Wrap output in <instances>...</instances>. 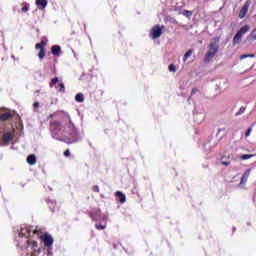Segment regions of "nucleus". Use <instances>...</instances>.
<instances>
[{"label": "nucleus", "mask_w": 256, "mask_h": 256, "mask_svg": "<svg viewBox=\"0 0 256 256\" xmlns=\"http://www.w3.org/2000/svg\"><path fill=\"white\" fill-rule=\"evenodd\" d=\"M56 87H58V93H65V84L63 82H59Z\"/></svg>", "instance_id": "6ab92c4d"}, {"label": "nucleus", "mask_w": 256, "mask_h": 256, "mask_svg": "<svg viewBox=\"0 0 256 256\" xmlns=\"http://www.w3.org/2000/svg\"><path fill=\"white\" fill-rule=\"evenodd\" d=\"M249 175H251V168L245 170V172L243 173L242 177H244L245 179H249Z\"/></svg>", "instance_id": "4be33fe9"}, {"label": "nucleus", "mask_w": 256, "mask_h": 256, "mask_svg": "<svg viewBox=\"0 0 256 256\" xmlns=\"http://www.w3.org/2000/svg\"><path fill=\"white\" fill-rule=\"evenodd\" d=\"M11 117H13V115H11V112L2 113L0 114V121H9Z\"/></svg>", "instance_id": "4468645a"}, {"label": "nucleus", "mask_w": 256, "mask_h": 256, "mask_svg": "<svg viewBox=\"0 0 256 256\" xmlns=\"http://www.w3.org/2000/svg\"><path fill=\"white\" fill-rule=\"evenodd\" d=\"M251 30V26H249L248 24L242 26L237 33L235 34L234 38H233V45H239L243 39V35H245V33H249V31Z\"/></svg>", "instance_id": "f03ea898"}, {"label": "nucleus", "mask_w": 256, "mask_h": 256, "mask_svg": "<svg viewBox=\"0 0 256 256\" xmlns=\"http://www.w3.org/2000/svg\"><path fill=\"white\" fill-rule=\"evenodd\" d=\"M75 99H76L77 103H83L85 101V97L83 96V93H78L75 96Z\"/></svg>", "instance_id": "f3484780"}, {"label": "nucleus", "mask_w": 256, "mask_h": 256, "mask_svg": "<svg viewBox=\"0 0 256 256\" xmlns=\"http://www.w3.org/2000/svg\"><path fill=\"white\" fill-rule=\"evenodd\" d=\"M53 117H54V114H50V115L48 116V119H53Z\"/></svg>", "instance_id": "e433bc0d"}, {"label": "nucleus", "mask_w": 256, "mask_h": 256, "mask_svg": "<svg viewBox=\"0 0 256 256\" xmlns=\"http://www.w3.org/2000/svg\"><path fill=\"white\" fill-rule=\"evenodd\" d=\"M191 55H193V49H189L183 57V61H187V59H189V57H191Z\"/></svg>", "instance_id": "aec40b11"}, {"label": "nucleus", "mask_w": 256, "mask_h": 256, "mask_svg": "<svg viewBox=\"0 0 256 256\" xmlns=\"http://www.w3.org/2000/svg\"><path fill=\"white\" fill-rule=\"evenodd\" d=\"M163 27L164 26H160V25H155L152 27L150 32L152 39H159V37L163 35Z\"/></svg>", "instance_id": "39448f33"}, {"label": "nucleus", "mask_w": 256, "mask_h": 256, "mask_svg": "<svg viewBox=\"0 0 256 256\" xmlns=\"http://www.w3.org/2000/svg\"><path fill=\"white\" fill-rule=\"evenodd\" d=\"M249 7H251V0L246 1L240 9L238 14L239 19H244L247 13H249Z\"/></svg>", "instance_id": "6e6552de"}, {"label": "nucleus", "mask_w": 256, "mask_h": 256, "mask_svg": "<svg viewBox=\"0 0 256 256\" xmlns=\"http://www.w3.org/2000/svg\"><path fill=\"white\" fill-rule=\"evenodd\" d=\"M115 195L116 197H118L120 203H125V201H127V198L125 197V194H123V192L117 191Z\"/></svg>", "instance_id": "dca6fc26"}, {"label": "nucleus", "mask_w": 256, "mask_h": 256, "mask_svg": "<svg viewBox=\"0 0 256 256\" xmlns=\"http://www.w3.org/2000/svg\"><path fill=\"white\" fill-rule=\"evenodd\" d=\"M40 233L41 229H38L37 227L25 226L24 228H21L19 235L20 237H32V235H40Z\"/></svg>", "instance_id": "7ed1b4c3"}, {"label": "nucleus", "mask_w": 256, "mask_h": 256, "mask_svg": "<svg viewBox=\"0 0 256 256\" xmlns=\"http://www.w3.org/2000/svg\"><path fill=\"white\" fill-rule=\"evenodd\" d=\"M57 83H59V78H57V77L53 78L49 84L50 89H53V87H55V85H57Z\"/></svg>", "instance_id": "412c9836"}, {"label": "nucleus", "mask_w": 256, "mask_h": 256, "mask_svg": "<svg viewBox=\"0 0 256 256\" xmlns=\"http://www.w3.org/2000/svg\"><path fill=\"white\" fill-rule=\"evenodd\" d=\"M51 53L55 57H59V55H61V46H59V45L52 46L51 47Z\"/></svg>", "instance_id": "9b49d317"}, {"label": "nucleus", "mask_w": 256, "mask_h": 256, "mask_svg": "<svg viewBox=\"0 0 256 256\" xmlns=\"http://www.w3.org/2000/svg\"><path fill=\"white\" fill-rule=\"evenodd\" d=\"M183 15H185V17H192L193 12L189 11V10H184L183 11Z\"/></svg>", "instance_id": "393cba45"}, {"label": "nucleus", "mask_w": 256, "mask_h": 256, "mask_svg": "<svg viewBox=\"0 0 256 256\" xmlns=\"http://www.w3.org/2000/svg\"><path fill=\"white\" fill-rule=\"evenodd\" d=\"M253 157H255L254 154H243L239 156V159H241L242 161H247V159H251Z\"/></svg>", "instance_id": "a211bd4d"}, {"label": "nucleus", "mask_w": 256, "mask_h": 256, "mask_svg": "<svg viewBox=\"0 0 256 256\" xmlns=\"http://www.w3.org/2000/svg\"><path fill=\"white\" fill-rule=\"evenodd\" d=\"M243 113H245V107H241L240 109H239V111L238 112H236V117H238V115H243Z\"/></svg>", "instance_id": "a878e982"}, {"label": "nucleus", "mask_w": 256, "mask_h": 256, "mask_svg": "<svg viewBox=\"0 0 256 256\" xmlns=\"http://www.w3.org/2000/svg\"><path fill=\"white\" fill-rule=\"evenodd\" d=\"M36 5L41 11H43V9L47 7V0H36Z\"/></svg>", "instance_id": "ddd939ff"}, {"label": "nucleus", "mask_w": 256, "mask_h": 256, "mask_svg": "<svg viewBox=\"0 0 256 256\" xmlns=\"http://www.w3.org/2000/svg\"><path fill=\"white\" fill-rule=\"evenodd\" d=\"M36 93H39V90H37Z\"/></svg>", "instance_id": "ea45409f"}, {"label": "nucleus", "mask_w": 256, "mask_h": 256, "mask_svg": "<svg viewBox=\"0 0 256 256\" xmlns=\"http://www.w3.org/2000/svg\"><path fill=\"white\" fill-rule=\"evenodd\" d=\"M92 191H94V193H99V186H93Z\"/></svg>", "instance_id": "72a5a7b5"}, {"label": "nucleus", "mask_w": 256, "mask_h": 256, "mask_svg": "<svg viewBox=\"0 0 256 256\" xmlns=\"http://www.w3.org/2000/svg\"><path fill=\"white\" fill-rule=\"evenodd\" d=\"M64 157H71V151H69V149H67V150L64 152Z\"/></svg>", "instance_id": "2f4dec72"}, {"label": "nucleus", "mask_w": 256, "mask_h": 256, "mask_svg": "<svg viewBox=\"0 0 256 256\" xmlns=\"http://www.w3.org/2000/svg\"><path fill=\"white\" fill-rule=\"evenodd\" d=\"M46 46H47V43L43 40L40 43H37L35 45V49L37 51H40L38 54L39 59H45V47Z\"/></svg>", "instance_id": "423d86ee"}, {"label": "nucleus", "mask_w": 256, "mask_h": 256, "mask_svg": "<svg viewBox=\"0 0 256 256\" xmlns=\"http://www.w3.org/2000/svg\"><path fill=\"white\" fill-rule=\"evenodd\" d=\"M33 107H34V109L39 108V102H34Z\"/></svg>", "instance_id": "c9c22d12"}, {"label": "nucleus", "mask_w": 256, "mask_h": 256, "mask_svg": "<svg viewBox=\"0 0 256 256\" xmlns=\"http://www.w3.org/2000/svg\"><path fill=\"white\" fill-rule=\"evenodd\" d=\"M89 217L92 218V221H107V216H101V209H95L88 213Z\"/></svg>", "instance_id": "20e7f679"}, {"label": "nucleus", "mask_w": 256, "mask_h": 256, "mask_svg": "<svg viewBox=\"0 0 256 256\" xmlns=\"http://www.w3.org/2000/svg\"><path fill=\"white\" fill-rule=\"evenodd\" d=\"M40 239L42 243H44L45 247H51L53 245V236H51L49 233L42 234Z\"/></svg>", "instance_id": "0eeeda50"}, {"label": "nucleus", "mask_w": 256, "mask_h": 256, "mask_svg": "<svg viewBox=\"0 0 256 256\" xmlns=\"http://www.w3.org/2000/svg\"><path fill=\"white\" fill-rule=\"evenodd\" d=\"M13 137H15V129H12V131L4 132L2 135V141L5 143V145H9Z\"/></svg>", "instance_id": "1a4fd4ad"}, {"label": "nucleus", "mask_w": 256, "mask_h": 256, "mask_svg": "<svg viewBox=\"0 0 256 256\" xmlns=\"http://www.w3.org/2000/svg\"><path fill=\"white\" fill-rule=\"evenodd\" d=\"M251 131H253V128L252 127L248 128L245 132V137H249V135H251Z\"/></svg>", "instance_id": "c85d7f7f"}, {"label": "nucleus", "mask_w": 256, "mask_h": 256, "mask_svg": "<svg viewBox=\"0 0 256 256\" xmlns=\"http://www.w3.org/2000/svg\"><path fill=\"white\" fill-rule=\"evenodd\" d=\"M106 227H107V226L101 225V224H96V225H95V228L98 229V231H101V230L105 229Z\"/></svg>", "instance_id": "cd10ccee"}, {"label": "nucleus", "mask_w": 256, "mask_h": 256, "mask_svg": "<svg viewBox=\"0 0 256 256\" xmlns=\"http://www.w3.org/2000/svg\"><path fill=\"white\" fill-rule=\"evenodd\" d=\"M68 120H69V122L71 123V116H69V115H68Z\"/></svg>", "instance_id": "58836bf2"}, {"label": "nucleus", "mask_w": 256, "mask_h": 256, "mask_svg": "<svg viewBox=\"0 0 256 256\" xmlns=\"http://www.w3.org/2000/svg\"><path fill=\"white\" fill-rule=\"evenodd\" d=\"M250 37L253 41H256V28L250 33Z\"/></svg>", "instance_id": "bb28decb"}, {"label": "nucleus", "mask_w": 256, "mask_h": 256, "mask_svg": "<svg viewBox=\"0 0 256 256\" xmlns=\"http://www.w3.org/2000/svg\"><path fill=\"white\" fill-rule=\"evenodd\" d=\"M248 57H255V54H243L240 56V59L243 60V59H247Z\"/></svg>", "instance_id": "b1692460"}, {"label": "nucleus", "mask_w": 256, "mask_h": 256, "mask_svg": "<svg viewBox=\"0 0 256 256\" xmlns=\"http://www.w3.org/2000/svg\"><path fill=\"white\" fill-rule=\"evenodd\" d=\"M27 163L29 165H35V163H37V157H35V154H31L27 157Z\"/></svg>", "instance_id": "2eb2a0df"}, {"label": "nucleus", "mask_w": 256, "mask_h": 256, "mask_svg": "<svg viewBox=\"0 0 256 256\" xmlns=\"http://www.w3.org/2000/svg\"><path fill=\"white\" fill-rule=\"evenodd\" d=\"M51 131H61V122L54 121L50 123Z\"/></svg>", "instance_id": "f8f14e48"}, {"label": "nucleus", "mask_w": 256, "mask_h": 256, "mask_svg": "<svg viewBox=\"0 0 256 256\" xmlns=\"http://www.w3.org/2000/svg\"><path fill=\"white\" fill-rule=\"evenodd\" d=\"M221 40V38L216 37L213 38L208 46V52L205 55V61L207 63H209V61H211V59H213V57H215V55H217V52L219 51V41Z\"/></svg>", "instance_id": "f257e3e1"}, {"label": "nucleus", "mask_w": 256, "mask_h": 256, "mask_svg": "<svg viewBox=\"0 0 256 256\" xmlns=\"http://www.w3.org/2000/svg\"><path fill=\"white\" fill-rule=\"evenodd\" d=\"M221 131H225V128H222V129L219 128V129H218V133H221Z\"/></svg>", "instance_id": "4c0bfd02"}, {"label": "nucleus", "mask_w": 256, "mask_h": 256, "mask_svg": "<svg viewBox=\"0 0 256 256\" xmlns=\"http://www.w3.org/2000/svg\"><path fill=\"white\" fill-rule=\"evenodd\" d=\"M197 91H199V89L197 88H193L192 91H191V95H195V93H197Z\"/></svg>", "instance_id": "f704fd0d"}, {"label": "nucleus", "mask_w": 256, "mask_h": 256, "mask_svg": "<svg viewBox=\"0 0 256 256\" xmlns=\"http://www.w3.org/2000/svg\"><path fill=\"white\" fill-rule=\"evenodd\" d=\"M27 11H29V6L25 5L22 7V12L23 13H27Z\"/></svg>", "instance_id": "473e14b6"}, {"label": "nucleus", "mask_w": 256, "mask_h": 256, "mask_svg": "<svg viewBox=\"0 0 256 256\" xmlns=\"http://www.w3.org/2000/svg\"><path fill=\"white\" fill-rule=\"evenodd\" d=\"M247 179L248 178H244V176H242L240 180V185H245V183H247Z\"/></svg>", "instance_id": "c756f323"}, {"label": "nucleus", "mask_w": 256, "mask_h": 256, "mask_svg": "<svg viewBox=\"0 0 256 256\" xmlns=\"http://www.w3.org/2000/svg\"><path fill=\"white\" fill-rule=\"evenodd\" d=\"M37 241L35 240H28L27 241V251H29V249L31 250V256H37Z\"/></svg>", "instance_id": "9d476101"}, {"label": "nucleus", "mask_w": 256, "mask_h": 256, "mask_svg": "<svg viewBox=\"0 0 256 256\" xmlns=\"http://www.w3.org/2000/svg\"><path fill=\"white\" fill-rule=\"evenodd\" d=\"M221 165H224V167H229V165H231L230 161H222Z\"/></svg>", "instance_id": "7c9ffc66"}, {"label": "nucleus", "mask_w": 256, "mask_h": 256, "mask_svg": "<svg viewBox=\"0 0 256 256\" xmlns=\"http://www.w3.org/2000/svg\"><path fill=\"white\" fill-rule=\"evenodd\" d=\"M168 69L171 73H175L177 71V67L174 64H170Z\"/></svg>", "instance_id": "5701e85b"}]
</instances>
